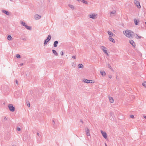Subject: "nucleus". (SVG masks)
<instances>
[{"mask_svg":"<svg viewBox=\"0 0 146 146\" xmlns=\"http://www.w3.org/2000/svg\"><path fill=\"white\" fill-rule=\"evenodd\" d=\"M123 33L127 37L130 38L132 37V36L134 34L133 32L129 30H126L125 31H123Z\"/></svg>","mask_w":146,"mask_h":146,"instance_id":"nucleus-1","label":"nucleus"},{"mask_svg":"<svg viewBox=\"0 0 146 146\" xmlns=\"http://www.w3.org/2000/svg\"><path fill=\"white\" fill-rule=\"evenodd\" d=\"M27 106L28 107H30V104L29 103L27 104Z\"/></svg>","mask_w":146,"mask_h":146,"instance_id":"nucleus-41","label":"nucleus"},{"mask_svg":"<svg viewBox=\"0 0 146 146\" xmlns=\"http://www.w3.org/2000/svg\"><path fill=\"white\" fill-rule=\"evenodd\" d=\"M112 1H114V0H111Z\"/></svg>","mask_w":146,"mask_h":146,"instance_id":"nucleus-56","label":"nucleus"},{"mask_svg":"<svg viewBox=\"0 0 146 146\" xmlns=\"http://www.w3.org/2000/svg\"><path fill=\"white\" fill-rule=\"evenodd\" d=\"M4 119L5 120H7V119L6 117H5L4 118Z\"/></svg>","mask_w":146,"mask_h":146,"instance_id":"nucleus-47","label":"nucleus"},{"mask_svg":"<svg viewBox=\"0 0 146 146\" xmlns=\"http://www.w3.org/2000/svg\"><path fill=\"white\" fill-rule=\"evenodd\" d=\"M52 124L54 125L55 124V122L54 120H53L52 121Z\"/></svg>","mask_w":146,"mask_h":146,"instance_id":"nucleus-35","label":"nucleus"},{"mask_svg":"<svg viewBox=\"0 0 146 146\" xmlns=\"http://www.w3.org/2000/svg\"><path fill=\"white\" fill-rule=\"evenodd\" d=\"M36 134L39 137H40V136H41V135L38 132Z\"/></svg>","mask_w":146,"mask_h":146,"instance_id":"nucleus-37","label":"nucleus"},{"mask_svg":"<svg viewBox=\"0 0 146 146\" xmlns=\"http://www.w3.org/2000/svg\"><path fill=\"white\" fill-rule=\"evenodd\" d=\"M80 1L85 4H88V2L85 0H81Z\"/></svg>","mask_w":146,"mask_h":146,"instance_id":"nucleus-27","label":"nucleus"},{"mask_svg":"<svg viewBox=\"0 0 146 146\" xmlns=\"http://www.w3.org/2000/svg\"><path fill=\"white\" fill-rule=\"evenodd\" d=\"M134 21L135 24L136 25H138V24L139 23V21H138L136 19H134Z\"/></svg>","mask_w":146,"mask_h":146,"instance_id":"nucleus-18","label":"nucleus"},{"mask_svg":"<svg viewBox=\"0 0 146 146\" xmlns=\"http://www.w3.org/2000/svg\"><path fill=\"white\" fill-rule=\"evenodd\" d=\"M41 16H39L38 14H36L34 16L35 18L36 19H38L41 18Z\"/></svg>","mask_w":146,"mask_h":146,"instance_id":"nucleus-12","label":"nucleus"},{"mask_svg":"<svg viewBox=\"0 0 146 146\" xmlns=\"http://www.w3.org/2000/svg\"><path fill=\"white\" fill-rule=\"evenodd\" d=\"M145 23L146 25V22H145Z\"/></svg>","mask_w":146,"mask_h":146,"instance_id":"nucleus-55","label":"nucleus"},{"mask_svg":"<svg viewBox=\"0 0 146 146\" xmlns=\"http://www.w3.org/2000/svg\"><path fill=\"white\" fill-rule=\"evenodd\" d=\"M144 117L146 119V116H144Z\"/></svg>","mask_w":146,"mask_h":146,"instance_id":"nucleus-49","label":"nucleus"},{"mask_svg":"<svg viewBox=\"0 0 146 146\" xmlns=\"http://www.w3.org/2000/svg\"><path fill=\"white\" fill-rule=\"evenodd\" d=\"M72 58L76 59V56H72Z\"/></svg>","mask_w":146,"mask_h":146,"instance_id":"nucleus-38","label":"nucleus"},{"mask_svg":"<svg viewBox=\"0 0 146 146\" xmlns=\"http://www.w3.org/2000/svg\"><path fill=\"white\" fill-rule=\"evenodd\" d=\"M12 146H15L14 145H12Z\"/></svg>","mask_w":146,"mask_h":146,"instance_id":"nucleus-54","label":"nucleus"},{"mask_svg":"<svg viewBox=\"0 0 146 146\" xmlns=\"http://www.w3.org/2000/svg\"><path fill=\"white\" fill-rule=\"evenodd\" d=\"M17 129L19 131H20L21 130V129L19 127H17Z\"/></svg>","mask_w":146,"mask_h":146,"instance_id":"nucleus-36","label":"nucleus"},{"mask_svg":"<svg viewBox=\"0 0 146 146\" xmlns=\"http://www.w3.org/2000/svg\"><path fill=\"white\" fill-rule=\"evenodd\" d=\"M80 121L81 122H82V123H83V121H82L81 119V120H80Z\"/></svg>","mask_w":146,"mask_h":146,"instance_id":"nucleus-46","label":"nucleus"},{"mask_svg":"<svg viewBox=\"0 0 146 146\" xmlns=\"http://www.w3.org/2000/svg\"><path fill=\"white\" fill-rule=\"evenodd\" d=\"M52 52L56 56H58V54L56 52V51L54 49L52 50Z\"/></svg>","mask_w":146,"mask_h":146,"instance_id":"nucleus-20","label":"nucleus"},{"mask_svg":"<svg viewBox=\"0 0 146 146\" xmlns=\"http://www.w3.org/2000/svg\"><path fill=\"white\" fill-rule=\"evenodd\" d=\"M101 133L103 137L106 139L107 138V135L106 132H103L102 131H101Z\"/></svg>","mask_w":146,"mask_h":146,"instance_id":"nucleus-6","label":"nucleus"},{"mask_svg":"<svg viewBox=\"0 0 146 146\" xmlns=\"http://www.w3.org/2000/svg\"><path fill=\"white\" fill-rule=\"evenodd\" d=\"M107 66H108V68H109L111 70H112V71L113 70V69L111 68V65H110V64H108Z\"/></svg>","mask_w":146,"mask_h":146,"instance_id":"nucleus-25","label":"nucleus"},{"mask_svg":"<svg viewBox=\"0 0 146 146\" xmlns=\"http://www.w3.org/2000/svg\"><path fill=\"white\" fill-rule=\"evenodd\" d=\"M108 77L110 78H111V75H109V76H108Z\"/></svg>","mask_w":146,"mask_h":146,"instance_id":"nucleus-42","label":"nucleus"},{"mask_svg":"<svg viewBox=\"0 0 146 146\" xmlns=\"http://www.w3.org/2000/svg\"><path fill=\"white\" fill-rule=\"evenodd\" d=\"M58 41H55L54 42L53 45L54 47H56L57 46V44H58Z\"/></svg>","mask_w":146,"mask_h":146,"instance_id":"nucleus-14","label":"nucleus"},{"mask_svg":"<svg viewBox=\"0 0 146 146\" xmlns=\"http://www.w3.org/2000/svg\"><path fill=\"white\" fill-rule=\"evenodd\" d=\"M97 14L96 13H92L89 15V17L93 19H95L97 17Z\"/></svg>","mask_w":146,"mask_h":146,"instance_id":"nucleus-3","label":"nucleus"},{"mask_svg":"<svg viewBox=\"0 0 146 146\" xmlns=\"http://www.w3.org/2000/svg\"><path fill=\"white\" fill-rule=\"evenodd\" d=\"M94 82V81L93 80H90V83H93Z\"/></svg>","mask_w":146,"mask_h":146,"instance_id":"nucleus-34","label":"nucleus"},{"mask_svg":"<svg viewBox=\"0 0 146 146\" xmlns=\"http://www.w3.org/2000/svg\"><path fill=\"white\" fill-rule=\"evenodd\" d=\"M24 73L23 72V73H21V75H23V74H24Z\"/></svg>","mask_w":146,"mask_h":146,"instance_id":"nucleus-50","label":"nucleus"},{"mask_svg":"<svg viewBox=\"0 0 146 146\" xmlns=\"http://www.w3.org/2000/svg\"><path fill=\"white\" fill-rule=\"evenodd\" d=\"M130 117L131 118H133L134 117V115H130Z\"/></svg>","mask_w":146,"mask_h":146,"instance_id":"nucleus-39","label":"nucleus"},{"mask_svg":"<svg viewBox=\"0 0 146 146\" xmlns=\"http://www.w3.org/2000/svg\"><path fill=\"white\" fill-rule=\"evenodd\" d=\"M136 36L135 37L137 39H140L141 38V36H139L137 34H136Z\"/></svg>","mask_w":146,"mask_h":146,"instance_id":"nucleus-29","label":"nucleus"},{"mask_svg":"<svg viewBox=\"0 0 146 146\" xmlns=\"http://www.w3.org/2000/svg\"><path fill=\"white\" fill-rule=\"evenodd\" d=\"M68 6L69 7H70L72 10L74 9L75 8L74 7L73 5H71L69 4L68 5Z\"/></svg>","mask_w":146,"mask_h":146,"instance_id":"nucleus-23","label":"nucleus"},{"mask_svg":"<svg viewBox=\"0 0 146 146\" xmlns=\"http://www.w3.org/2000/svg\"><path fill=\"white\" fill-rule=\"evenodd\" d=\"M142 85L144 86L145 88H146V82H143L142 84Z\"/></svg>","mask_w":146,"mask_h":146,"instance_id":"nucleus-30","label":"nucleus"},{"mask_svg":"<svg viewBox=\"0 0 146 146\" xmlns=\"http://www.w3.org/2000/svg\"><path fill=\"white\" fill-rule=\"evenodd\" d=\"M77 0L78 1H80L81 0Z\"/></svg>","mask_w":146,"mask_h":146,"instance_id":"nucleus-51","label":"nucleus"},{"mask_svg":"<svg viewBox=\"0 0 146 146\" xmlns=\"http://www.w3.org/2000/svg\"><path fill=\"white\" fill-rule=\"evenodd\" d=\"M25 27L28 30H31V27L30 26H28L27 25H26Z\"/></svg>","mask_w":146,"mask_h":146,"instance_id":"nucleus-21","label":"nucleus"},{"mask_svg":"<svg viewBox=\"0 0 146 146\" xmlns=\"http://www.w3.org/2000/svg\"><path fill=\"white\" fill-rule=\"evenodd\" d=\"M101 48L102 50H103L104 52V53L105 54H107V55H108V54L107 52V51L106 50L107 48L106 47H105L104 46H101Z\"/></svg>","mask_w":146,"mask_h":146,"instance_id":"nucleus-5","label":"nucleus"},{"mask_svg":"<svg viewBox=\"0 0 146 146\" xmlns=\"http://www.w3.org/2000/svg\"><path fill=\"white\" fill-rule=\"evenodd\" d=\"M108 33L109 35L111 36H115V35L112 32L110 31H108Z\"/></svg>","mask_w":146,"mask_h":146,"instance_id":"nucleus-11","label":"nucleus"},{"mask_svg":"<svg viewBox=\"0 0 146 146\" xmlns=\"http://www.w3.org/2000/svg\"><path fill=\"white\" fill-rule=\"evenodd\" d=\"M12 0H10V1H12Z\"/></svg>","mask_w":146,"mask_h":146,"instance_id":"nucleus-53","label":"nucleus"},{"mask_svg":"<svg viewBox=\"0 0 146 146\" xmlns=\"http://www.w3.org/2000/svg\"><path fill=\"white\" fill-rule=\"evenodd\" d=\"M85 131L87 135L88 136H90L89 129L88 128H86L85 129Z\"/></svg>","mask_w":146,"mask_h":146,"instance_id":"nucleus-7","label":"nucleus"},{"mask_svg":"<svg viewBox=\"0 0 146 146\" xmlns=\"http://www.w3.org/2000/svg\"><path fill=\"white\" fill-rule=\"evenodd\" d=\"M110 115L111 116L110 117V119L111 120H113L114 119L113 118V113L112 112H110Z\"/></svg>","mask_w":146,"mask_h":146,"instance_id":"nucleus-16","label":"nucleus"},{"mask_svg":"<svg viewBox=\"0 0 146 146\" xmlns=\"http://www.w3.org/2000/svg\"><path fill=\"white\" fill-rule=\"evenodd\" d=\"M15 82H16V84H18V81L17 80H16Z\"/></svg>","mask_w":146,"mask_h":146,"instance_id":"nucleus-44","label":"nucleus"},{"mask_svg":"<svg viewBox=\"0 0 146 146\" xmlns=\"http://www.w3.org/2000/svg\"><path fill=\"white\" fill-rule=\"evenodd\" d=\"M51 38V36L50 35H49L47 38L46 39L48 41H49Z\"/></svg>","mask_w":146,"mask_h":146,"instance_id":"nucleus-24","label":"nucleus"},{"mask_svg":"<svg viewBox=\"0 0 146 146\" xmlns=\"http://www.w3.org/2000/svg\"><path fill=\"white\" fill-rule=\"evenodd\" d=\"M83 82L85 83H90V80H87L86 79H84V80H83Z\"/></svg>","mask_w":146,"mask_h":146,"instance_id":"nucleus-17","label":"nucleus"},{"mask_svg":"<svg viewBox=\"0 0 146 146\" xmlns=\"http://www.w3.org/2000/svg\"><path fill=\"white\" fill-rule=\"evenodd\" d=\"M106 146H107L106 143Z\"/></svg>","mask_w":146,"mask_h":146,"instance_id":"nucleus-52","label":"nucleus"},{"mask_svg":"<svg viewBox=\"0 0 146 146\" xmlns=\"http://www.w3.org/2000/svg\"><path fill=\"white\" fill-rule=\"evenodd\" d=\"M83 65L81 64H79L78 66V67L79 68H83Z\"/></svg>","mask_w":146,"mask_h":146,"instance_id":"nucleus-22","label":"nucleus"},{"mask_svg":"<svg viewBox=\"0 0 146 146\" xmlns=\"http://www.w3.org/2000/svg\"><path fill=\"white\" fill-rule=\"evenodd\" d=\"M116 13V11L115 10L113 11L110 13V15H111L112 14H115Z\"/></svg>","mask_w":146,"mask_h":146,"instance_id":"nucleus-33","label":"nucleus"},{"mask_svg":"<svg viewBox=\"0 0 146 146\" xmlns=\"http://www.w3.org/2000/svg\"><path fill=\"white\" fill-rule=\"evenodd\" d=\"M44 85V86L46 85V84H45L43 82L42 83Z\"/></svg>","mask_w":146,"mask_h":146,"instance_id":"nucleus-48","label":"nucleus"},{"mask_svg":"<svg viewBox=\"0 0 146 146\" xmlns=\"http://www.w3.org/2000/svg\"><path fill=\"white\" fill-rule=\"evenodd\" d=\"M7 39L9 40H11L12 38V37L11 35H9L7 38Z\"/></svg>","mask_w":146,"mask_h":146,"instance_id":"nucleus-26","label":"nucleus"},{"mask_svg":"<svg viewBox=\"0 0 146 146\" xmlns=\"http://www.w3.org/2000/svg\"><path fill=\"white\" fill-rule=\"evenodd\" d=\"M21 24L23 25V26H24L25 27V26L26 25V23H25L23 22H22L21 23Z\"/></svg>","mask_w":146,"mask_h":146,"instance_id":"nucleus-31","label":"nucleus"},{"mask_svg":"<svg viewBox=\"0 0 146 146\" xmlns=\"http://www.w3.org/2000/svg\"><path fill=\"white\" fill-rule=\"evenodd\" d=\"M22 39V40H26V39L25 38H23Z\"/></svg>","mask_w":146,"mask_h":146,"instance_id":"nucleus-45","label":"nucleus"},{"mask_svg":"<svg viewBox=\"0 0 146 146\" xmlns=\"http://www.w3.org/2000/svg\"><path fill=\"white\" fill-rule=\"evenodd\" d=\"M109 98L110 102L113 103L114 102V100L112 97L109 96Z\"/></svg>","mask_w":146,"mask_h":146,"instance_id":"nucleus-15","label":"nucleus"},{"mask_svg":"<svg viewBox=\"0 0 146 146\" xmlns=\"http://www.w3.org/2000/svg\"><path fill=\"white\" fill-rule=\"evenodd\" d=\"M129 43L131 44L133 46L135 47V44L133 40H129Z\"/></svg>","mask_w":146,"mask_h":146,"instance_id":"nucleus-8","label":"nucleus"},{"mask_svg":"<svg viewBox=\"0 0 146 146\" xmlns=\"http://www.w3.org/2000/svg\"><path fill=\"white\" fill-rule=\"evenodd\" d=\"M8 107L9 110L12 112L14 111L15 110V108L13 107L12 104H9L8 105Z\"/></svg>","mask_w":146,"mask_h":146,"instance_id":"nucleus-2","label":"nucleus"},{"mask_svg":"<svg viewBox=\"0 0 146 146\" xmlns=\"http://www.w3.org/2000/svg\"><path fill=\"white\" fill-rule=\"evenodd\" d=\"M134 3L138 8H141V7L140 4V3L139 1L136 0H135L134 1Z\"/></svg>","mask_w":146,"mask_h":146,"instance_id":"nucleus-4","label":"nucleus"},{"mask_svg":"<svg viewBox=\"0 0 146 146\" xmlns=\"http://www.w3.org/2000/svg\"><path fill=\"white\" fill-rule=\"evenodd\" d=\"M60 54L61 55H63V51H61L60 52Z\"/></svg>","mask_w":146,"mask_h":146,"instance_id":"nucleus-40","label":"nucleus"},{"mask_svg":"<svg viewBox=\"0 0 146 146\" xmlns=\"http://www.w3.org/2000/svg\"><path fill=\"white\" fill-rule=\"evenodd\" d=\"M49 41H48L46 39L44 41V45H46L47 44V43Z\"/></svg>","mask_w":146,"mask_h":146,"instance_id":"nucleus-28","label":"nucleus"},{"mask_svg":"<svg viewBox=\"0 0 146 146\" xmlns=\"http://www.w3.org/2000/svg\"><path fill=\"white\" fill-rule=\"evenodd\" d=\"M20 66H22V65H23V63H21L20 64Z\"/></svg>","mask_w":146,"mask_h":146,"instance_id":"nucleus-43","label":"nucleus"},{"mask_svg":"<svg viewBox=\"0 0 146 146\" xmlns=\"http://www.w3.org/2000/svg\"><path fill=\"white\" fill-rule=\"evenodd\" d=\"M100 74L103 76H105L106 75V73L104 71H100Z\"/></svg>","mask_w":146,"mask_h":146,"instance_id":"nucleus-19","label":"nucleus"},{"mask_svg":"<svg viewBox=\"0 0 146 146\" xmlns=\"http://www.w3.org/2000/svg\"><path fill=\"white\" fill-rule=\"evenodd\" d=\"M16 57L18 58H21V56L19 54H17L16 55Z\"/></svg>","mask_w":146,"mask_h":146,"instance_id":"nucleus-32","label":"nucleus"},{"mask_svg":"<svg viewBox=\"0 0 146 146\" xmlns=\"http://www.w3.org/2000/svg\"><path fill=\"white\" fill-rule=\"evenodd\" d=\"M25 75L26 76V78L28 79H29V77L30 76V73L28 72H26L25 73Z\"/></svg>","mask_w":146,"mask_h":146,"instance_id":"nucleus-13","label":"nucleus"},{"mask_svg":"<svg viewBox=\"0 0 146 146\" xmlns=\"http://www.w3.org/2000/svg\"><path fill=\"white\" fill-rule=\"evenodd\" d=\"M2 12L5 14L6 15H9V13L8 11H7L4 10H2Z\"/></svg>","mask_w":146,"mask_h":146,"instance_id":"nucleus-9","label":"nucleus"},{"mask_svg":"<svg viewBox=\"0 0 146 146\" xmlns=\"http://www.w3.org/2000/svg\"><path fill=\"white\" fill-rule=\"evenodd\" d=\"M109 39L110 41L114 43L115 42V40L111 37V36H109Z\"/></svg>","mask_w":146,"mask_h":146,"instance_id":"nucleus-10","label":"nucleus"}]
</instances>
